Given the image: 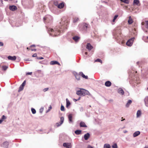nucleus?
I'll return each instance as SVG.
<instances>
[{"instance_id":"obj_17","label":"nucleus","mask_w":148,"mask_h":148,"mask_svg":"<svg viewBox=\"0 0 148 148\" xmlns=\"http://www.w3.org/2000/svg\"><path fill=\"white\" fill-rule=\"evenodd\" d=\"M79 75H81L83 78L86 79H88L87 76L85 75L82 72H80L79 73Z\"/></svg>"},{"instance_id":"obj_6","label":"nucleus","mask_w":148,"mask_h":148,"mask_svg":"<svg viewBox=\"0 0 148 148\" xmlns=\"http://www.w3.org/2000/svg\"><path fill=\"white\" fill-rule=\"evenodd\" d=\"M63 146L64 147L67 148H71L72 146L70 143H64L63 144Z\"/></svg>"},{"instance_id":"obj_1","label":"nucleus","mask_w":148,"mask_h":148,"mask_svg":"<svg viewBox=\"0 0 148 148\" xmlns=\"http://www.w3.org/2000/svg\"><path fill=\"white\" fill-rule=\"evenodd\" d=\"M48 30L50 34L53 36H56L59 35L60 32V30L57 27L54 29L49 28Z\"/></svg>"},{"instance_id":"obj_63","label":"nucleus","mask_w":148,"mask_h":148,"mask_svg":"<svg viewBox=\"0 0 148 148\" xmlns=\"http://www.w3.org/2000/svg\"><path fill=\"white\" fill-rule=\"evenodd\" d=\"M147 32V31H145V32Z\"/></svg>"},{"instance_id":"obj_14","label":"nucleus","mask_w":148,"mask_h":148,"mask_svg":"<svg viewBox=\"0 0 148 148\" xmlns=\"http://www.w3.org/2000/svg\"><path fill=\"white\" fill-rule=\"evenodd\" d=\"M111 85V83L109 81H107L105 83V85L107 87L110 86Z\"/></svg>"},{"instance_id":"obj_15","label":"nucleus","mask_w":148,"mask_h":148,"mask_svg":"<svg viewBox=\"0 0 148 148\" xmlns=\"http://www.w3.org/2000/svg\"><path fill=\"white\" fill-rule=\"evenodd\" d=\"M140 133V132L139 131L136 132L134 133L133 136L134 137H136L139 135Z\"/></svg>"},{"instance_id":"obj_50","label":"nucleus","mask_w":148,"mask_h":148,"mask_svg":"<svg viewBox=\"0 0 148 148\" xmlns=\"http://www.w3.org/2000/svg\"><path fill=\"white\" fill-rule=\"evenodd\" d=\"M47 17H44L43 18V20L44 21H45L46 20H47Z\"/></svg>"},{"instance_id":"obj_36","label":"nucleus","mask_w":148,"mask_h":148,"mask_svg":"<svg viewBox=\"0 0 148 148\" xmlns=\"http://www.w3.org/2000/svg\"><path fill=\"white\" fill-rule=\"evenodd\" d=\"M139 1L138 0H134V3L138 5L139 3Z\"/></svg>"},{"instance_id":"obj_18","label":"nucleus","mask_w":148,"mask_h":148,"mask_svg":"<svg viewBox=\"0 0 148 148\" xmlns=\"http://www.w3.org/2000/svg\"><path fill=\"white\" fill-rule=\"evenodd\" d=\"M64 6V4L63 3H62L58 4V7L59 8H62Z\"/></svg>"},{"instance_id":"obj_28","label":"nucleus","mask_w":148,"mask_h":148,"mask_svg":"<svg viewBox=\"0 0 148 148\" xmlns=\"http://www.w3.org/2000/svg\"><path fill=\"white\" fill-rule=\"evenodd\" d=\"M81 25L83 26V28L84 29H85L87 27V25L84 23Z\"/></svg>"},{"instance_id":"obj_61","label":"nucleus","mask_w":148,"mask_h":148,"mask_svg":"<svg viewBox=\"0 0 148 148\" xmlns=\"http://www.w3.org/2000/svg\"><path fill=\"white\" fill-rule=\"evenodd\" d=\"M122 93V95H123L124 94V93Z\"/></svg>"},{"instance_id":"obj_52","label":"nucleus","mask_w":148,"mask_h":148,"mask_svg":"<svg viewBox=\"0 0 148 148\" xmlns=\"http://www.w3.org/2000/svg\"><path fill=\"white\" fill-rule=\"evenodd\" d=\"M3 121V119H1L0 120V124Z\"/></svg>"},{"instance_id":"obj_7","label":"nucleus","mask_w":148,"mask_h":148,"mask_svg":"<svg viewBox=\"0 0 148 148\" xmlns=\"http://www.w3.org/2000/svg\"><path fill=\"white\" fill-rule=\"evenodd\" d=\"M141 24L142 25H144L146 28L148 29V21L142 22Z\"/></svg>"},{"instance_id":"obj_23","label":"nucleus","mask_w":148,"mask_h":148,"mask_svg":"<svg viewBox=\"0 0 148 148\" xmlns=\"http://www.w3.org/2000/svg\"><path fill=\"white\" fill-rule=\"evenodd\" d=\"M68 118L69 120V121L70 122H72V115L71 114H69L68 116Z\"/></svg>"},{"instance_id":"obj_58","label":"nucleus","mask_w":148,"mask_h":148,"mask_svg":"<svg viewBox=\"0 0 148 148\" xmlns=\"http://www.w3.org/2000/svg\"><path fill=\"white\" fill-rule=\"evenodd\" d=\"M125 120V119H123V120H121V121H123V120Z\"/></svg>"},{"instance_id":"obj_43","label":"nucleus","mask_w":148,"mask_h":148,"mask_svg":"<svg viewBox=\"0 0 148 148\" xmlns=\"http://www.w3.org/2000/svg\"><path fill=\"white\" fill-rule=\"evenodd\" d=\"M6 119V117L4 115H3L1 118V119H3V120L4 119Z\"/></svg>"},{"instance_id":"obj_47","label":"nucleus","mask_w":148,"mask_h":148,"mask_svg":"<svg viewBox=\"0 0 148 148\" xmlns=\"http://www.w3.org/2000/svg\"><path fill=\"white\" fill-rule=\"evenodd\" d=\"M32 56L33 57H36L37 56V54L36 53H34L32 55Z\"/></svg>"},{"instance_id":"obj_44","label":"nucleus","mask_w":148,"mask_h":148,"mask_svg":"<svg viewBox=\"0 0 148 148\" xmlns=\"http://www.w3.org/2000/svg\"><path fill=\"white\" fill-rule=\"evenodd\" d=\"M43 111V109L42 108H41L40 109V113H42Z\"/></svg>"},{"instance_id":"obj_57","label":"nucleus","mask_w":148,"mask_h":148,"mask_svg":"<svg viewBox=\"0 0 148 148\" xmlns=\"http://www.w3.org/2000/svg\"><path fill=\"white\" fill-rule=\"evenodd\" d=\"M26 61H29L28 59H26L25 60Z\"/></svg>"},{"instance_id":"obj_32","label":"nucleus","mask_w":148,"mask_h":148,"mask_svg":"<svg viewBox=\"0 0 148 148\" xmlns=\"http://www.w3.org/2000/svg\"><path fill=\"white\" fill-rule=\"evenodd\" d=\"M121 1L126 3H129V0H121Z\"/></svg>"},{"instance_id":"obj_9","label":"nucleus","mask_w":148,"mask_h":148,"mask_svg":"<svg viewBox=\"0 0 148 148\" xmlns=\"http://www.w3.org/2000/svg\"><path fill=\"white\" fill-rule=\"evenodd\" d=\"M79 125L81 127H87V126L86 125L85 123L83 121H81L79 123Z\"/></svg>"},{"instance_id":"obj_13","label":"nucleus","mask_w":148,"mask_h":148,"mask_svg":"<svg viewBox=\"0 0 148 148\" xmlns=\"http://www.w3.org/2000/svg\"><path fill=\"white\" fill-rule=\"evenodd\" d=\"M90 136V135L88 133H87L84 135V139L86 140H87L89 138Z\"/></svg>"},{"instance_id":"obj_62","label":"nucleus","mask_w":148,"mask_h":148,"mask_svg":"<svg viewBox=\"0 0 148 148\" xmlns=\"http://www.w3.org/2000/svg\"><path fill=\"white\" fill-rule=\"evenodd\" d=\"M81 25H79V27H80Z\"/></svg>"},{"instance_id":"obj_60","label":"nucleus","mask_w":148,"mask_h":148,"mask_svg":"<svg viewBox=\"0 0 148 148\" xmlns=\"http://www.w3.org/2000/svg\"><path fill=\"white\" fill-rule=\"evenodd\" d=\"M29 49V48H28V47H27V49Z\"/></svg>"},{"instance_id":"obj_41","label":"nucleus","mask_w":148,"mask_h":148,"mask_svg":"<svg viewBox=\"0 0 148 148\" xmlns=\"http://www.w3.org/2000/svg\"><path fill=\"white\" fill-rule=\"evenodd\" d=\"M62 124H61L60 122L56 123V125L57 127H59Z\"/></svg>"},{"instance_id":"obj_53","label":"nucleus","mask_w":148,"mask_h":148,"mask_svg":"<svg viewBox=\"0 0 148 148\" xmlns=\"http://www.w3.org/2000/svg\"><path fill=\"white\" fill-rule=\"evenodd\" d=\"M43 59V57H40L38 59H40V60H41V59Z\"/></svg>"},{"instance_id":"obj_49","label":"nucleus","mask_w":148,"mask_h":148,"mask_svg":"<svg viewBox=\"0 0 148 148\" xmlns=\"http://www.w3.org/2000/svg\"><path fill=\"white\" fill-rule=\"evenodd\" d=\"M87 148H94L90 146H88L87 147Z\"/></svg>"},{"instance_id":"obj_19","label":"nucleus","mask_w":148,"mask_h":148,"mask_svg":"<svg viewBox=\"0 0 148 148\" xmlns=\"http://www.w3.org/2000/svg\"><path fill=\"white\" fill-rule=\"evenodd\" d=\"M145 105L148 107V97H146L144 100Z\"/></svg>"},{"instance_id":"obj_2","label":"nucleus","mask_w":148,"mask_h":148,"mask_svg":"<svg viewBox=\"0 0 148 148\" xmlns=\"http://www.w3.org/2000/svg\"><path fill=\"white\" fill-rule=\"evenodd\" d=\"M86 95V93H76V97L78 96L79 97L77 99H73V100L75 101H77L80 100L81 98V96H84Z\"/></svg>"},{"instance_id":"obj_16","label":"nucleus","mask_w":148,"mask_h":148,"mask_svg":"<svg viewBox=\"0 0 148 148\" xmlns=\"http://www.w3.org/2000/svg\"><path fill=\"white\" fill-rule=\"evenodd\" d=\"M50 64L51 65H54L56 64H60V63L56 61H51L50 62Z\"/></svg>"},{"instance_id":"obj_38","label":"nucleus","mask_w":148,"mask_h":148,"mask_svg":"<svg viewBox=\"0 0 148 148\" xmlns=\"http://www.w3.org/2000/svg\"><path fill=\"white\" fill-rule=\"evenodd\" d=\"M118 15H116L115 16H114V19H113V22H114L116 20V19L118 17Z\"/></svg>"},{"instance_id":"obj_35","label":"nucleus","mask_w":148,"mask_h":148,"mask_svg":"<svg viewBox=\"0 0 148 148\" xmlns=\"http://www.w3.org/2000/svg\"><path fill=\"white\" fill-rule=\"evenodd\" d=\"M112 147L113 148H117V144L116 143H115L112 146Z\"/></svg>"},{"instance_id":"obj_5","label":"nucleus","mask_w":148,"mask_h":148,"mask_svg":"<svg viewBox=\"0 0 148 148\" xmlns=\"http://www.w3.org/2000/svg\"><path fill=\"white\" fill-rule=\"evenodd\" d=\"M26 83V81L25 80L23 82L22 84L20 86L19 89L18 90V92H20L22 91Z\"/></svg>"},{"instance_id":"obj_10","label":"nucleus","mask_w":148,"mask_h":148,"mask_svg":"<svg viewBox=\"0 0 148 148\" xmlns=\"http://www.w3.org/2000/svg\"><path fill=\"white\" fill-rule=\"evenodd\" d=\"M9 145V143L7 141H5L3 143V147L5 148H8Z\"/></svg>"},{"instance_id":"obj_51","label":"nucleus","mask_w":148,"mask_h":148,"mask_svg":"<svg viewBox=\"0 0 148 148\" xmlns=\"http://www.w3.org/2000/svg\"><path fill=\"white\" fill-rule=\"evenodd\" d=\"M31 50L32 51H36V49H31Z\"/></svg>"},{"instance_id":"obj_27","label":"nucleus","mask_w":148,"mask_h":148,"mask_svg":"<svg viewBox=\"0 0 148 148\" xmlns=\"http://www.w3.org/2000/svg\"><path fill=\"white\" fill-rule=\"evenodd\" d=\"M104 148H110V146L109 144H106L104 145Z\"/></svg>"},{"instance_id":"obj_42","label":"nucleus","mask_w":148,"mask_h":148,"mask_svg":"<svg viewBox=\"0 0 148 148\" xmlns=\"http://www.w3.org/2000/svg\"><path fill=\"white\" fill-rule=\"evenodd\" d=\"M49 89L48 88H45L43 89V91L44 92H45L47 91Z\"/></svg>"},{"instance_id":"obj_39","label":"nucleus","mask_w":148,"mask_h":148,"mask_svg":"<svg viewBox=\"0 0 148 148\" xmlns=\"http://www.w3.org/2000/svg\"><path fill=\"white\" fill-rule=\"evenodd\" d=\"M78 20V18H75L73 20V22L75 23Z\"/></svg>"},{"instance_id":"obj_59","label":"nucleus","mask_w":148,"mask_h":148,"mask_svg":"<svg viewBox=\"0 0 148 148\" xmlns=\"http://www.w3.org/2000/svg\"><path fill=\"white\" fill-rule=\"evenodd\" d=\"M1 2L2 3V0H1Z\"/></svg>"},{"instance_id":"obj_20","label":"nucleus","mask_w":148,"mask_h":148,"mask_svg":"<svg viewBox=\"0 0 148 148\" xmlns=\"http://www.w3.org/2000/svg\"><path fill=\"white\" fill-rule=\"evenodd\" d=\"M133 21L131 16H130L129 17V19L128 20V22L129 24H131L133 23Z\"/></svg>"},{"instance_id":"obj_11","label":"nucleus","mask_w":148,"mask_h":148,"mask_svg":"<svg viewBox=\"0 0 148 148\" xmlns=\"http://www.w3.org/2000/svg\"><path fill=\"white\" fill-rule=\"evenodd\" d=\"M8 58L9 60L14 61L16 60V57L15 56H9L8 57Z\"/></svg>"},{"instance_id":"obj_25","label":"nucleus","mask_w":148,"mask_h":148,"mask_svg":"<svg viewBox=\"0 0 148 148\" xmlns=\"http://www.w3.org/2000/svg\"><path fill=\"white\" fill-rule=\"evenodd\" d=\"M82 131L80 130H76L75 132V133L77 135L80 134L81 133Z\"/></svg>"},{"instance_id":"obj_55","label":"nucleus","mask_w":148,"mask_h":148,"mask_svg":"<svg viewBox=\"0 0 148 148\" xmlns=\"http://www.w3.org/2000/svg\"><path fill=\"white\" fill-rule=\"evenodd\" d=\"M78 97H79L78 96H77L76 97V95L75 96V97L76 98V99H77V98Z\"/></svg>"},{"instance_id":"obj_64","label":"nucleus","mask_w":148,"mask_h":148,"mask_svg":"<svg viewBox=\"0 0 148 148\" xmlns=\"http://www.w3.org/2000/svg\"><path fill=\"white\" fill-rule=\"evenodd\" d=\"M147 38L148 39V36L147 37Z\"/></svg>"},{"instance_id":"obj_8","label":"nucleus","mask_w":148,"mask_h":148,"mask_svg":"<svg viewBox=\"0 0 148 148\" xmlns=\"http://www.w3.org/2000/svg\"><path fill=\"white\" fill-rule=\"evenodd\" d=\"M9 9L12 11H14L16 10L17 9L16 7L14 5H11L9 7Z\"/></svg>"},{"instance_id":"obj_26","label":"nucleus","mask_w":148,"mask_h":148,"mask_svg":"<svg viewBox=\"0 0 148 148\" xmlns=\"http://www.w3.org/2000/svg\"><path fill=\"white\" fill-rule=\"evenodd\" d=\"M141 114V111L140 110H138L137 112V117H139Z\"/></svg>"},{"instance_id":"obj_46","label":"nucleus","mask_w":148,"mask_h":148,"mask_svg":"<svg viewBox=\"0 0 148 148\" xmlns=\"http://www.w3.org/2000/svg\"><path fill=\"white\" fill-rule=\"evenodd\" d=\"M32 72H28L26 73V74L27 75H31L32 74Z\"/></svg>"},{"instance_id":"obj_21","label":"nucleus","mask_w":148,"mask_h":148,"mask_svg":"<svg viewBox=\"0 0 148 148\" xmlns=\"http://www.w3.org/2000/svg\"><path fill=\"white\" fill-rule=\"evenodd\" d=\"M66 107L68 108V107L71 105V103L68 100V99H66Z\"/></svg>"},{"instance_id":"obj_48","label":"nucleus","mask_w":148,"mask_h":148,"mask_svg":"<svg viewBox=\"0 0 148 148\" xmlns=\"http://www.w3.org/2000/svg\"><path fill=\"white\" fill-rule=\"evenodd\" d=\"M3 45V42H0V46H2Z\"/></svg>"},{"instance_id":"obj_40","label":"nucleus","mask_w":148,"mask_h":148,"mask_svg":"<svg viewBox=\"0 0 148 148\" xmlns=\"http://www.w3.org/2000/svg\"><path fill=\"white\" fill-rule=\"evenodd\" d=\"M95 62H101V63H102V61L101 60L99 59H96L95 61Z\"/></svg>"},{"instance_id":"obj_12","label":"nucleus","mask_w":148,"mask_h":148,"mask_svg":"<svg viewBox=\"0 0 148 148\" xmlns=\"http://www.w3.org/2000/svg\"><path fill=\"white\" fill-rule=\"evenodd\" d=\"M93 48L92 46L91 45L90 43H88L86 45V48L89 50H90Z\"/></svg>"},{"instance_id":"obj_4","label":"nucleus","mask_w":148,"mask_h":148,"mask_svg":"<svg viewBox=\"0 0 148 148\" xmlns=\"http://www.w3.org/2000/svg\"><path fill=\"white\" fill-rule=\"evenodd\" d=\"M76 92H88L86 90L83 88H76Z\"/></svg>"},{"instance_id":"obj_34","label":"nucleus","mask_w":148,"mask_h":148,"mask_svg":"<svg viewBox=\"0 0 148 148\" xmlns=\"http://www.w3.org/2000/svg\"><path fill=\"white\" fill-rule=\"evenodd\" d=\"M31 110H32V113L33 114H35V113H36V111L34 109L32 108V109H31Z\"/></svg>"},{"instance_id":"obj_22","label":"nucleus","mask_w":148,"mask_h":148,"mask_svg":"<svg viewBox=\"0 0 148 148\" xmlns=\"http://www.w3.org/2000/svg\"><path fill=\"white\" fill-rule=\"evenodd\" d=\"M76 78V79L78 80H79L80 79V78L79 77V75H78L77 74V73H75L74 74Z\"/></svg>"},{"instance_id":"obj_3","label":"nucleus","mask_w":148,"mask_h":148,"mask_svg":"<svg viewBox=\"0 0 148 148\" xmlns=\"http://www.w3.org/2000/svg\"><path fill=\"white\" fill-rule=\"evenodd\" d=\"M134 38H132L131 39H130L126 43V45L130 47L132 46L133 44V42L134 40Z\"/></svg>"},{"instance_id":"obj_37","label":"nucleus","mask_w":148,"mask_h":148,"mask_svg":"<svg viewBox=\"0 0 148 148\" xmlns=\"http://www.w3.org/2000/svg\"><path fill=\"white\" fill-rule=\"evenodd\" d=\"M60 110L62 111H64V108L63 106L62 105L61 106V108H60Z\"/></svg>"},{"instance_id":"obj_31","label":"nucleus","mask_w":148,"mask_h":148,"mask_svg":"<svg viewBox=\"0 0 148 148\" xmlns=\"http://www.w3.org/2000/svg\"><path fill=\"white\" fill-rule=\"evenodd\" d=\"M64 118L63 117H61L60 118V123H61V124H62L63 123L64 121Z\"/></svg>"},{"instance_id":"obj_56","label":"nucleus","mask_w":148,"mask_h":148,"mask_svg":"<svg viewBox=\"0 0 148 148\" xmlns=\"http://www.w3.org/2000/svg\"><path fill=\"white\" fill-rule=\"evenodd\" d=\"M85 55H87V52H85Z\"/></svg>"},{"instance_id":"obj_24","label":"nucleus","mask_w":148,"mask_h":148,"mask_svg":"<svg viewBox=\"0 0 148 148\" xmlns=\"http://www.w3.org/2000/svg\"><path fill=\"white\" fill-rule=\"evenodd\" d=\"M132 101L131 100H129L126 104V107H128L129 105L131 103Z\"/></svg>"},{"instance_id":"obj_30","label":"nucleus","mask_w":148,"mask_h":148,"mask_svg":"<svg viewBox=\"0 0 148 148\" xmlns=\"http://www.w3.org/2000/svg\"><path fill=\"white\" fill-rule=\"evenodd\" d=\"M79 38L77 36H75L73 38V39L75 41H77Z\"/></svg>"},{"instance_id":"obj_45","label":"nucleus","mask_w":148,"mask_h":148,"mask_svg":"<svg viewBox=\"0 0 148 148\" xmlns=\"http://www.w3.org/2000/svg\"><path fill=\"white\" fill-rule=\"evenodd\" d=\"M52 108V107L51 105H50L49 107L48 111H49Z\"/></svg>"},{"instance_id":"obj_54","label":"nucleus","mask_w":148,"mask_h":148,"mask_svg":"<svg viewBox=\"0 0 148 148\" xmlns=\"http://www.w3.org/2000/svg\"><path fill=\"white\" fill-rule=\"evenodd\" d=\"M35 45H32L31 46V47H35Z\"/></svg>"},{"instance_id":"obj_29","label":"nucleus","mask_w":148,"mask_h":148,"mask_svg":"<svg viewBox=\"0 0 148 148\" xmlns=\"http://www.w3.org/2000/svg\"><path fill=\"white\" fill-rule=\"evenodd\" d=\"M118 92H124V91L122 88H120L118 89Z\"/></svg>"},{"instance_id":"obj_33","label":"nucleus","mask_w":148,"mask_h":148,"mask_svg":"<svg viewBox=\"0 0 148 148\" xmlns=\"http://www.w3.org/2000/svg\"><path fill=\"white\" fill-rule=\"evenodd\" d=\"M8 68V67L7 66H3L2 67V70L4 71H5Z\"/></svg>"}]
</instances>
